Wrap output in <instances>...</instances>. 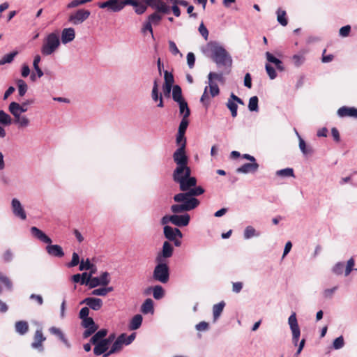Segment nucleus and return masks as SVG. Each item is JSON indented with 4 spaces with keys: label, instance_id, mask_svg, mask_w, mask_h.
I'll list each match as a JSON object with an SVG mask.
<instances>
[{
    "label": "nucleus",
    "instance_id": "5fc2aeb1",
    "mask_svg": "<svg viewBox=\"0 0 357 357\" xmlns=\"http://www.w3.org/2000/svg\"><path fill=\"white\" fill-rule=\"evenodd\" d=\"M92 273L84 272L81 274V284L88 285L90 287Z\"/></svg>",
    "mask_w": 357,
    "mask_h": 357
},
{
    "label": "nucleus",
    "instance_id": "a878e982",
    "mask_svg": "<svg viewBox=\"0 0 357 357\" xmlns=\"http://www.w3.org/2000/svg\"><path fill=\"white\" fill-rule=\"evenodd\" d=\"M50 332L56 336H57L59 340L68 347H70V344L67 340V338L65 337L63 333L61 331V330L59 328L52 326L50 328Z\"/></svg>",
    "mask_w": 357,
    "mask_h": 357
},
{
    "label": "nucleus",
    "instance_id": "5701e85b",
    "mask_svg": "<svg viewBox=\"0 0 357 357\" xmlns=\"http://www.w3.org/2000/svg\"><path fill=\"white\" fill-rule=\"evenodd\" d=\"M75 38V31L73 28H65L61 31V42L67 44L72 42Z\"/></svg>",
    "mask_w": 357,
    "mask_h": 357
},
{
    "label": "nucleus",
    "instance_id": "423d86ee",
    "mask_svg": "<svg viewBox=\"0 0 357 357\" xmlns=\"http://www.w3.org/2000/svg\"><path fill=\"white\" fill-rule=\"evenodd\" d=\"M59 35L56 32L49 33L44 39L41 47V53L44 56H49L55 52L60 46Z\"/></svg>",
    "mask_w": 357,
    "mask_h": 357
},
{
    "label": "nucleus",
    "instance_id": "c9c22d12",
    "mask_svg": "<svg viewBox=\"0 0 357 357\" xmlns=\"http://www.w3.org/2000/svg\"><path fill=\"white\" fill-rule=\"evenodd\" d=\"M280 177H294V169L290 167L278 170L275 173Z\"/></svg>",
    "mask_w": 357,
    "mask_h": 357
},
{
    "label": "nucleus",
    "instance_id": "393cba45",
    "mask_svg": "<svg viewBox=\"0 0 357 357\" xmlns=\"http://www.w3.org/2000/svg\"><path fill=\"white\" fill-rule=\"evenodd\" d=\"M337 115L340 117L351 116L357 118V108L343 106L338 109Z\"/></svg>",
    "mask_w": 357,
    "mask_h": 357
},
{
    "label": "nucleus",
    "instance_id": "09e8293b",
    "mask_svg": "<svg viewBox=\"0 0 357 357\" xmlns=\"http://www.w3.org/2000/svg\"><path fill=\"white\" fill-rule=\"evenodd\" d=\"M164 79H165V83L163 85L174 86L173 84L174 82V76L172 73H169L167 70H165L164 73Z\"/></svg>",
    "mask_w": 357,
    "mask_h": 357
},
{
    "label": "nucleus",
    "instance_id": "9d476101",
    "mask_svg": "<svg viewBox=\"0 0 357 357\" xmlns=\"http://www.w3.org/2000/svg\"><path fill=\"white\" fill-rule=\"evenodd\" d=\"M288 323L292 332V342L294 345H297L301 331L298 324L296 313H292L288 319Z\"/></svg>",
    "mask_w": 357,
    "mask_h": 357
},
{
    "label": "nucleus",
    "instance_id": "6e6552de",
    "mask_svg": "<svg viewBox=\"0 0 357 357\" xmlns=\"http://www.w3.org/2000/svg\"><path fill=\"white\" fill-rule=\"evenodd\" d=\"M153 278L162 283H167L169 278L168 266L166 264H158L154 268Z\"/></svg>",
    "mask_w": 357,
    "mask_h": 357
},
{
    "label": "nucleus",
    "instance_id": "bb28decb",
    "mask_svg": "<svg viewBox=\"0 0 357 357\" xmlns=\"http://www.w3.org/2000/svg\"><path fill=\"white\" fill-rule=\"evenodd\" d=\"M266 59L268 62L270 63H273L275 64L276 68L279 70V71H284V67L283 66V63L282 62L275 58L272 54H271L269 52H267L266 53Z\"/></svg>",
    "mask_w": 357,
    "mask_h": 357
},
{
    "label": "nucleus",
    "instance_id": "1a4fd4ad",
    "mask_svg": "<svg viewBox=\"0 0 357 357\" xmlns=\"http://www.w3.org/2000/svg\"><path fill=\"white\" fill-rule=\"evenodd\" d=\"M90 11L84 9H79L70 14L68 22L74 25L82 24L90 16Z\"/></svg>",
    "mask_w": 357,
    "mask_h": 357
},
{
    "label": "nucleus",
    "instance_id": "a19ab883",
    "mask_svg": "<svg viewBox=\"0 0 357 357\" xmlns=\"http://www.w3.org/2000/svg\"><path fill=\"white\" fill-rule=\"evenodd\" d=\"M277 20L282 26H286L288 23L286 18V12L279 8L277 11Z\"/></svg>",
    "mask_w": 357,
    "mask_h": 357
},
{
    "label": "nucleus",
    "instance_id": "58836bf2",
    "mask_svg": "<svg viewBox=\"0 0 357 357\" xmlns=\"http://www.w3.org/2000/svg\"><path fill=\"white\" fill-rule=\"evenodd\" d=\"M17 54L18 52L17 51H15L9 54H5L1 58V59H0V66L11 63Z\"/></svg>",
    "mask_w": 357,
    "mask_h": 357
},
{
    "label": "nucleus",
    "instance_id": "37998d69",
    "mask_svg": "<svg viewBox=\"0 0 357 357\" xmlns=\"http://www.w3.org/2000/svg\"><path fill=\"white\" fill-rule=\"evenodd\" d=\"M0 123L9 126L12 123L11 117L3 110H0Z\"/></svg>",
    "mask_w": 357,
    "mask_h": 357
},
{
    "label": "nucleus",
    "instance_id": "8fccbe9b",
    "mask_svg": "<svg viewBox=\"0 0 357 357\" xmlns=\"http://www.w3.org/2000/svg\"><path fill=\"white\" fill-rule=\"evenodd\" d=\"M161 20L162 16L155 12L148 17L147 21L149 22L151 24L158 25Z\"/></svg>",
    "mask_w": 357,
    "mask_h": 357
},
{
    "label": "nucleus",
    "instance_id": "3c124183",
    "mask_svg": "<svg viewBox=\"0 0 357 357\" xmlns=\"http://www.w3.org/2000/svg\"><path fill=\"white\" fill-rule=\"evenodd\" d=\"M160 95L158 92V81L155 79L153 81V86L151 91V98L153 101L157 102L160 99Z\"/></svg>",
    "mask_w": 357,
    "mask_h": 357
},
{
    "label": "nucleus",
    "instance_id": "e2e57ef3",
    "mask_svg": "<svg viewBox=\"0 0 357 357\" xmlns=\"http://www.w3.org/2000/svg\"><path fill=\"white\" fill-rule=\"evenodd\" d=\"M344 342L342 336L335 338L333 341V346L335 349H340L344 347Z\"/></svg>",
    "mask_w": 357,
    "mask_h": 357
},
{
    "label": "nucleus",
    "instance_id": "338daca9",
    "mask_svg": "<svg viewBox=\"0 0 357 357\" xmlns=\"http://www.w3.org/2000/svg\"><path fill=\"white\" fill-rule=\"evenodd\" d=\"M79 263V257L77 252H73L72 255V260L68 264V267H75Z\"/></svg>",
    "mask_w": 357,
    "mask_h": 357
},
{
    "label": "nucleus",
    "instance_id": "f03ea898",
    "mask_svg": "<svg viewBox=\"0 0 357 357\" xmlns=\"http://www.w3.org/2000/svg\"><path fill=\"white\" fill-rule=\"evenodd\" d=\"M204 53L212 59L219 68L230 69L232 66V58L226 49L215 41H211L206 45Z\"/></svg>",
    "mask_w": 357,
    "mask_h": 357
},
{
    "label": "nucleus",
    "instance_id": "bf43d9fd",
    "mask_svg": "<svg viewBox=\"0 0 357 357\" xmlns=\"http://www.w3.org/2000/svg\"><path fill=\"white\" fill-rule=\"evenodd\" d=\"M344 268V264L343 262L337 263L333 268V272L335 275H342Z\"/></svg>",
    "mask_w": 357,
    "mask_h": 357
},
{
    "label": "nucleus",
    "instance_id": "f8f14e48",
    "mask_svg": "<svg viewBox=\"0 0 357 357\" xmlns=\"http://www.w3.org/2000/svg\"><path fill=\"white\" fill-rule=\"evenodd\" d=\"M110 282L109 273L107 271L103 272L99 277H93L91 275L90 289L98 286H107Z\"/></svg>",
    "mask_w": 357,
    "mask_h": 357
},
{
    "label": "nucleus",
    "instance_id": "39448f33",
    "mask_svg": "<svg viewBox=\"0 0 357 357\" xmlns=\"http://www.w3.org/2000/svg\"><path fill=\"white\" fill-rule=\"evenodd\" d=\"M89 307H82L79 314V317L82 319L81 326L85 328L82 334L84 339L92 335L98 328V326L94 322L93 318L89 317Z\"/></svg>",
    "mask_w": 357,
    "mask_h": 357
},
{
    "label": "nucleus",
    "instance_id": "6e6d98bb",
    "mask_svg": "<svg viewBox=\"0 0 357 357\" xmlns=\"http://www.w3.org/2000/svg\"><path fill=\"white\" fill-rule=\"evenodd\" d=\"M354 264H355V262H354V258L351 257L347 261V266L344 269L345 276H348L350 274V273L353 270H354Z\"/></svg>",
    "mask_w": 357,
    "mask_h": 357
},
{
    "label": "nucleus",
    "instance_id": "aec40b11",
    "mask_svg": "<svg viewBox=\"0 0 357 357\" xmlns=\"http://www.w3.org/2000/svg\"><path fill=\"white\" fill-rule=\"evenodd\" d=\"M45 340V337L43 336V331L41 329L36 330L33 342L31 343V347L39 350L40 351H43V342Z\"/></svg>",
    "mask_w": 357,
    "mask_h": 357
},
{
    "label": "nucleus",
    "instance_id": "412c9836",
    "mask_svg": "<svg viewBox=\"0 0 357 357\" xmlns=\"http://www.w3.org/2000/svg\"><path fill=\"white\" fill-rule=\"evenodd\" d=\"M82 303L86 304L89 308L95 311L99 310L102 306V301L100 298L95 297L86 298L81 302V304Z\"/></svg>",
    "mask_w": 357,
    "mask_h": 357
},
{
    "label": "nucleus",
    "instance_id": "0e129e2a",
    "mask_svg": "<svg viewBox=\"0 0 357 357\" xmlns=\"http://www.w3.org/2000/svg\"><path fill=\"white\" fill-rule=\"evenodd\" d=\"M208 86H206L205 89H204V91L200 98V102L205 106V107H208V105H209L210 103V101H209V98H208V96L207 94L208 93Z\"/></svg>",
    "mask_w": 357,
    "mask_h": 357
},
{
    "label": "nucleus",
    "instance_id": "4468645a",
    "mask_svg": "<svg viewBox=\"0 0 357 357\" xmlns=\"http://www.w3.org/2000/svg\"><path fill=\"white\" fill-rule=\"evenodd\" d=\"M11 207L15 216L23 220H26V214L20 200L17 198H13L11 201Z\"/></svg>",
    "mask_w": 357,
    "mask_h": 357
},
{
    "label": "nucleus",
    "instance_id": "dca6fc26",
    "mask_svg": "<svg viewBox=\"0 0 357 357\" xmlns=\"http://www.w3.org/2000/svg\"><path fill=\"white\" fill-rule=\"evenodd\" d=\"M164 235L167 239L169 241H174L175 238H181L183 237V234L179 229L173 228L170 226L165 225L163 229Z\"/></svg>",
    "mask_w": 357,
    "mask_h": 357
},
{
    "label": "nucleus",
    "instance_id": "7ed1b4c3",
    "mask_svg": "<svg viewBox=\"0 0 357 357\" xmlns=\"http://www.w3.org/2000/svg\"><path fill=\"white\" fill-rule=\"evenodd\" d=\"M191 170L188 165L176 166L173 172V180L179 184L180 190L185 192L197 188V178L190 176Z\"/></svg>",
    "mask_w": 357,
    "mask_h": 357
},
{
    "label": "nucleus",
    "instance_id": "052dcab7",
    "mask_svg": "<svg viewBox=\"0 0 357 357\" xmlns=\"http://www.w3.org/2000/svg\"><path fill=\"white\" fill-rule=\"evenodd\" d=\"M292 60L295 66L298 67L304 63L305 57L303 55L295 54L293 56Z\"/></svg>",
    "mask_w": 357,
    "mask_h": 357
},
{
    "label": "nucleus",
    "instance_id": "cd10ccee",
    "mask_svg": "<svg viewBox=\"0 0 357 357\" xmlns=\"http://www.w3.org/2000/svg\"><path fill=\"white\" fill-rule=\"evenodd\" d=\"M93 334V335L91 337L90 342L91 344H96L102 340H105V337L107 335V330L103 328Z\"/></svg>",
    "mask_w": 357,
    "mask_h": 357
},
{
    "label": "nucleus",
    "instance_id": "680f3d73",
    "mask_svg": "<svg viewBox=\"0 0 357 357\" xmlns=\"http://www.w3.org/2000/svg\"><path fill=\"white\" fill-rule=\"evenodd\" d=\"M265 68L271 79H274L277 77V73L273 66L267 63L265 66Z\"/></svg>",
    "mask_w": 357,
    "mask_h": 357
},
{
    "label": "nucleus",
    "instance_id": "2eb2a0df",
    "mask_svg": "<svg viewBox=\"0 0 357 357\" xmlns=\"http://www.w3.org/2000/svg\"><path fill=\"white\" fill-rule=\"evenodd\" d=\"M126 334L123 333L120 335L117 339L113 343L111 349L105 354H104V357H107L112 354L116 353L121 350L123 346L126 345Z\"/></svg>",
    "mask_w": 357,
    "mask_h": 357
},
{
    "label": "nucleus",
    "instance_id": "de8ad7c7",
    "mask_svg": "<svg viewBox=\"0 0 357 357\" xmlns=\"http://www.w3.org/2000/svg\"><path fill=\"white\" fill-rule=\"evenodd\" d=\"M0 282L5 285L8 290H13V283L11 280L9 279V278L4 275L1 272H0Z\"/></svg>",
    "mask_w": 357,
    "mask_h": 357
},
{
    "label": "nucleus",
    "instance_id": "9b49d317",
    "mask_svg": "<svg viewBox=\"0 0 357 357\" xmlns=\"http://www.w3.org/2000/svg\"><path fill=\"white\" fill-rule=\"evenodd\" d=\"M173 159L176 166L188 165V158L185 153V144H181L174 153Z\"/></svg>",
    "mask_w": 357,
    "mask_h": 357
},
{
    "label": "nucleus",
    "instance_id": "7c9ffc66",
    "mask_svg": "<svg viewBox=\"0 0 357 357\" xmlns=\"http://www.w3.org/2000/svg\"><path fill=\"white\" fill-rule=\"evenodd\" d=\"M142 317L141 314L135 315L130 321L129 328L130 330H137L138 329L142 323Z\"/></svg>",
    "mask_w": 357,
    "mask_h": 357
},
{
    "label": "nucleus",
    "instance_id": "c03bdc74",
    "mask_svg": "<svg viewBox=\"0 0 357 357\" xmlns=\"http://www.w3.org/2000/svg\"><path fill=\"white\" fill-rule=\"evenodd\" d=\"M258 101L257 96H252L250 98L248 109L250 112H257L259 110Z\"/></svg>",
    "mask_w": 357,
    "mask_h": 357
},
{
    "label": "nucleus",
    "instance_id": "b1692460",
    "mask_svg": "<svg viewBox=\"0 0 357 357\" xmlns=\"http://www.w3.org/2000/svg\"><path fill=\"white\" fill-rule=\"evenodd\" d=\"M258 169L259 165L256 162H253L243 164L242 166L237 168L236 172L242 174L255 173Z\"/></svg>",
    "mask_w": 357,
    "mask_h": 357
},
{
    "label": "nucleus",
    "instance_id": "49530a36",
    "mask_svg": "<svg viewBox=\"0 0 357 357\" xmlns=\"http://www.w3.org/2000/svg\"><path fill=\"white\" fill-rule=\"evenodd\" d=\"M165 292L163 288L160 285H156L153 289V296L155 299L159 300L164 296Z\"/></svg>",
    "mask_w": 357,
    "mask_h": 357
},
{
    "label": "nucleus",
    "instance_id": "c756f323",
    "mask_svg": "<svg viewBox=\"0 0 357 357\" xmlns=\"http://www.w3.org/2000/svg\"><path fill=\"white\" fill-rule=\"evenodd\" d=\"M15 331L20 335H24L29 330L28 323L25 321H19L15 323Z\"/></svg>",
    "mask_w": 357,
    "mask_h": 357
},
{
    "label": "nucleus",
    "instance_id": "4c0bfd02",
    "mask_svg": "<svg viewBox=\"0 0 357 357\" xmlns=\"http://www.w3.org/2000/svg\"><path fill=\"white\" fill-rule=\"evenodd\" d=\"M243 236L245 239H249L254 236H259V233L257 232V231L253 227L248 226L245 227L244 230Z\"/></svg>",
    "mask_w": 357,
    "mask_h": 357
},
{
    "label": "nucleus",
    "instance_id": "f3484780",
    "mask_svg": "<svg viewBox=\"0 0 357 357\" xmlns=\"http://www.w3.org/2000/svg\"><path fill=\"white\" fill-rule=\"evenodd\" d=\"M190 220V216L188 213L172 215V224L177 227H185L188 225Z\"/></svg>",
    "mask_w": 357,
    "mask_h": 357
},
{
    "label": "nucleus",
    "instance_id": "6ab92c4d",
    "mask_svg": "<svg viewBox=\"0 0 357 357\" xmlns=\"http://www.w3.org/2000/svg\"><path fill=\"white\" fill-rule=\"evenodd\" d=\"M148 6L155 9L158 12L169 13V7L161 0H147Z\"/></svg>",
    "mask_w": 357,
    "mask_h": 357
},
{
    "label": "nucleus",
    "instance_id": "a211bd4d",
    "mask_svg": "<svg viewBox=\"0 0 357 357\" xmlns=\"http://www.w3.org/2000/svg\"><path fill=\"white\" fill-rule=\"evenodd\" d=\"M100 8H109L114 12H119L123 9V1L119 0H108L105 2L98 3Z\"/></svg>",
    "mask_w": 357,
    "mask_h": 357
},
{
    "label": "nucleus",
    "instance_id": "e433bc0d",
    "mask_svg": "<svg viewBox=\"0 0 357 357\" xmlns=\"http://www.w3.org/2000/svg\"><path fill=\"white\" fill-rule=\"evenodd\" d=\"M173 254V248L172 245L167 242L165 241L162 245V256L165 258H169L172 257Z\"/></svg>",
    "mask_w": 357,
    "mask_h": 357
},
{
    "label": "nucleus",
    "instance_id": "f704fd0d",
    "mask_svg": "<svg viewBox=\"0 0 357 357\" xmlns=\"http://www.w3.org/2000/svg\"><path fill=\"white\" fill-rule=\"evenodd\" d=\"M172 98L176 102L184 100L182 97L181 88L178 85H174L172 88Z\"/></svg>",
    "mask_w": 357,
    "mask_h": 357
},
{
    "label": "nucleus",
    "instance_id": "c85d7f7f",
    "mask_svg": "<svg viewBox=\"0 0 357 357\" xmlns=\"http://www.w3.org/2000/svg\"><path fill=\"white\" fill-rule=\"evenodd\" d=\"M225 306V303L224 301H221L217 304H215L213 307V321H215L220 317L223 309Z\"/></svg>",
    "mask_w": 357,
    "mask_h": 357
},
{
    "label": "nucleus",
    "instance_id": "20e7f679",
    "mask_svg": "<svg viewBox=\"0 0 357 357\" xmlns=\"http://www.w3.org/2000/svg\"><path fill=\"white\" fill-rule=\"evenodd\" d=\"M31 233L35 238L41 242L48 244L45 249L49 255L59 258L63 257L64 256L65 254L61 246L59 245H52V239L43 231L36 227H32L31 228Z\"/></svg>",
    "mask_w": 357,
    "mask_h": 357
},
{
    "label": "nucleus",
    "instance_id": "4be33fe9",
    "mask_svg": "<svg viewBox=\"0 0 357 357\" xmlns=\"http://www.w3.org/2000/svg\"><path fill=\"white\" fill-rule=\"evenodd\" d=\"M94 345L93 353L96 356H100L107 354L108 351V349L109 347V341L108 340H102L96 344H93Z\"/></svg>",
    "mask_w": 357,
    "mask_h": 357
},
{
    "label": "nucleus",
    "instance_id": "4d7b16f0",
    "mask_svg": "<svg viewBox=\"0 0 357 357\" xmlns=\"http://www.w3.org/2000/svg\"><path fill=\"white\" fill-rule=\"evenodd\" d=\"M188 124H189V121L188 120V118H185L183 116L181 121L180 122V124H179L178 132L185 134Z\"/></svg>",
    "mask_w": 357,
    "mask_h": 357
},
{
    "label": "nucleus",
    "instance_id": "0eeeda50",
    "mask_svg": "<svg viewBox=\"0 0 357 357\" xmlns=\"http://www.w3.org/2000/svg\"><path fill=\"white\" fill-rule=\"evenodd\" d=\"M27 109H22L18 105L14 107H12L11 112H10L14 116V123L18 126L19 128H26L30 125V120L24 115L22 116L21 114L26 112Z\"/></svg>",
    "mask_w": 357,
    "mask_h": 357
},
{
    "label": "nucleus",
    "instance_id": "ddd939ff",
    "mask_svg": "<svg viewBox=\"0 0 357 357\" xmlns=\"http://www.w3.org/2000/svg\"><path fill=\"white\" fill-rule=\"evenodd\" d=\"M126 5L132 6L135 8V13L138 15L143 14L149 6L147 3V0H124L123 1V8Z\"/></svg>",
    "mask_w": 357,
    "mask_h": 357
},
{
    "label": "nucleus",
    "instance_id": "473e14b6",
    "mask_svg": "<svg viewBox=\"0 0 357 357\" xmlns=\"http://www.w3.org/2000/svg\"><path fill=\"white\" fill-rule=\"evenodd\" d=\"M114 290L112 287H103L98 289H96L91 291L93 296H105L108 293L112 292Z\"/></svg>",
    "mask_w": 357,
    "mask_h": 357
},
{
    "label": "nucleus",
    "instance_id": "f257e3e1",
    "mask_svg": "<svg viewBox=\"0 0 357 357\" xmlns=\"http://www.w3.org/2000/svg\"><path fill=\"white\" fill-rule=\"evenodd\" d=\"M204 191V189L199 185L194 189L175 195L174 201L178 204L171 206V211L174 214H178L196 208L200 204V202L195 197L202 195Z\"/></svg>",
    "mask_w": 357,
    "mask_h": 357
},
{
    "label": "nucleus",
    "instance_id": "2f4dec72",
    "mask_svg": "<svg viewBox=\"0 0 357 357\" xmlns=\"http://www.w3.org/2000/svg\"><path fill=\"white\" fill-rule=\"evenodd\" d=\"M141 311L144 314L153 312V302L151 298H147L145 300L142 305Z\"/></svg>",
    "mask_w": 357,
    "mask_h": 357
},
{
    "label": "nucleus",
    "instance_id": "79ce46f5",
    "mask_svg": "<svg viewBox=\"0 0 357 357\" xmlns=\"http://www.w3.org/2000/svg\"><path fill=\"white\" fill-rule=\"evenodd\" d=\"M17 84L18 87L19 96L21 97L24 96L27 91V84L23 79H18L17 81Z\"/></svg>",
    "mask_w": 357,
    "mask_h": 357
},
{
    "label": "nucleus",
    "instance_id": "69168bd1",
    "mask_svg": "<svg viewBox=\"0 0 357 357\" xmlns=\"http://www.w3.org/2000/svg\"><path fill=\"white\" fill-rule=\"evenodd\" d=\"M208 81H213V79H214L220 82H222L224 80L222 73H216L213 72L209 73V74L208 75Z\"/></svg>",
    "mask_w": 357,
    "mask_h": 357
},
{
    "label": "nucleus",
    "instance_id": "ea45409f",
    "mask_svg": "<svg viewBox=\"0 0 357 357\" xmlns=\"http://www.w3.org/2000/svg\"><path fill=\"white\" fill-rule=\"evenodd\" d=\"M295 131H296V133L299 139V148H300L301 151H302V153L304 155H307V154L311 153L312 149L310 148H307L305 141L301 138V137L299 135L298 132L296 130H295Z\"/></svg>",
    "mask_w": 357,
    "mask_h": 357
},
{
    "label": "nucleus",
    "instance_id": "a18cd8bd",
    "mask_svg": "<svg viewBox=\"0 0 357 357\" xmlns=\"http://www.w3.org/2000/svg\"><path fill=\"white\" fill-rule=\"evenodd\" d=\"M227 107L230 110L231 116L233 118L236 117L238 109L237 104L235 102L232 101V100H228L227 102Z\"/></svg>",
    "mask_w": 357,
    "mask_h": 357
},
{
    "label": "nucleus",
    "instance_id": "13d9d810",
    "mask_svg": "<svg viewBox=\"0 0 357 357\" xmlns=\"http://www.w3.org/2000/svg\"><path fill=\"white\" fill-rule=\"evenodd\" d=\"M93 267H94V266L92 264H91L90 260L89 259H86V261H84V260L81 261V262L79 264V269L80 271L90 270Z\"/></svg>",
    "mask_w": 357,
    "mask_h": 357
},
{
    "label": "nucleus",
    "instance_id": "864d4df0",
    "mask_svg": "<svg viewBox=\"0 0 357 357\" xmlns=\"http://www.w3.org/2000/svg\"><path fill=\"white\" fill-rule=\"evenodd\" d=\"M208 84H209V89H210L211 96L212 97H215V96H218L220 93V89H219L217 84H215L212 80L208 81Z\"/></svg>",
    "mask_w": 357,
    "mask_h": 357
},
{
    "label": "nucleus",
    "instance_id": "72a5a7b5",
    "mask_svg": "<svg viewBox=\"0 0 357 357\" xmlns=\"http://www.w3.org/2000/svg\"><path fill=\"white\" fill-rule=\"evenodd\" d=\"M179 105V112L181 114H183V116L185 118H188L190 114V109L188 106L187 102L183 100L180 102H177Z\"/></svg>",
    "mask_w": 357,
    "mask_h": 357
},
{
    "label": "nucleus",
    "instance_id": "603ef678",
    "mask_svg": "<svg viewBox=\"0 0 357 357\" xmlns=\"http://www.w3.org/2000/svg\"><path fill=\"white\" fill-rule=\"evenodd\" d=\"M14 255L10 249H7L2 254L1 258L4 263H10L13 259Z\"/></svg>",
    "mask_w": 357,
    "mask_h": 357
},
{
    "label": "nucleus",
    "instance_id": "774afa93",
    "mask_svg": "<svg viewBox=\"0 0 357 357\" xmlns=\"http://www.w3.org/2000/svg\"><path fill=\"white\" fill-rule=\"evenodd\" d=\"M199 32L204 37V38L206 40L208 37V31L206 27L204 26V23L202 22L199 26Z\"/></svg>",
    "mask_w": 357,
    "mask_h": 357
}]
</instances>
